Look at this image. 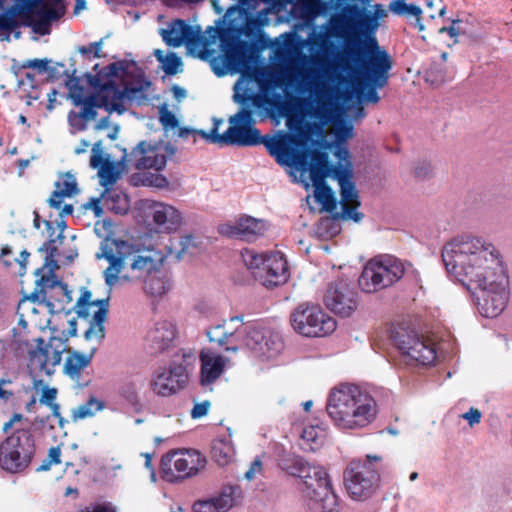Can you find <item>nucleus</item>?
<instances>
[{"label": "nucleus", "instance_id": "1", "mask_svg": "<svg viewBox=\"0 0 512 512\" xmlns=\"http://www.w3.org/2000/svg\"><path fill=\"white\" fill-rule=\"evenodd\" d=\"M247 9L231 6L227 9L224 19L228 22L226 27H208L206 32L211 42L220 41V56H214L215 50L204 46L199 57L210 61L213 72L218 76H224L228 70L240 73V78L235 84L250 87L256 84L257 89L288 83V31L280 35L281 46L274 50L273 59L277 63L255 65V56L252 43L243 40V35L256 37L262 32L264 20L259 17H247L244 23H235L234 14L240 16L246 14Z\"/></svg>", "mask_w": 512, "mask_h": 512}, {"label": "nucleus", "instance_id": "2", "mask_svg": "<svg viewBox=\"0 0 512 512\" xmlns=\"http://www.w3.org/2000/svg\"><path fill=\"white\" fill-rule=\"evenodd\" d=\"M233 101L238 111L229 117V128L220 139L230 146L264 145L277 164L288 171V129L261 135L257 122L270 121L275 127L285 121L288 128V83L258 88L234 85Z\"/></svg>", "mask_w": 512, "mask_h": 512}, {"label": "nucleus", "instance_id": "3", "mask_svg": "<svg viewBox=\"0 0 512 512\" xmlns=\"http://www.w3.org/2000/svg\"><path fill=\"white\" fill-rule=\"evenodd\" d=\"M393 65L387 51H378L376 43L367 46L347 45L341 47L330 64L329 77L340 86L351 87L359 102L376 104L380 101L377 92L389 80Z\"/></svg>", "mask_w": 512, "mask_h": 512}, {"label": "nucleus", "instance_id": "4", "mask_svg": "<svg viewBox=\"0 0 512 512\" xmlns=\"http://www.w3.org/2000/svg\"><path fill=\"white\" fill-rule=\"evenodd\" d=\"M442 260L447 272L467 288L481 285L485 278L503 270L495 247L473 236H458L446 243Z\"/></svg>", "mask_w": 512, "mask_h": 512}, {"label": "nucleus", "instance_id": "5", "mask_svg": "<svg viewBox=\"0 0 512 512\" xmlns=\"http://www.w3.org/2000/svg\"><path fill=\"white\" fill-rule=\"evenodd\" d=\"M290 488L295 499L308 512H341L327 470L300 456L290 458Z\"/></svg>", "mask_w": 512, "mask_h": 512}, {"label": "nucleus", "instance_id": "6", "mask_svg": "<svg viewBox=\"0 0 512 512\" xmlns=\"http://www.w3.org/2000/svg\"><path fill=\"white\" fill-rule=\"evenodd\" d=\"M292 93L290 92V112H292ZM328 151L333 152L338 159L336 165L347 166L351 169L350 152L343 143L329 142L323 122L303 120L295 125L290 113V167H295L302 173L312 167L314 154H325L329 162Z\"/></svg>", "mask_w": 512, "mask_h": 512}, {"label": "nucleus", "instance_id": "7", "mask_svg": "<svg viewBox=\"0 0 512 512\" xmlns=\"http://www.w3.org/2000/svg\"><path fill=\"white\" fill-rule=\"evenodd\" d=\"M206 334L210 343L217 344L226 352L236 353L243 343L252 355L261 361L275 359L285 349V342L281 335H272L271 347H267L265 327L260 325L231 329L228 327V321L224 320L221 324L210 327Z\"/></svg>", "mask_w": 512, "mask_h": 512}, {"label": "nucleus", "instance_id": "8", "mask_svg": "<svg viewBox=\"0 0 512 512\" xmlns=\"http://www.w3.org/2000/svg\"><path fill=\"white\" fill-rule=\"evenodd\" d=\"M350 5L344 3L339 9L328 13L326 16L330 15V17L323 27L324 30L314 35L312 44L322 50V53L318 52L310 56V64L316 71L331 73L330 64L333 59L328 58V53L333 47V43L330 38L343 39L344 45L347 39L358 33L360 34L356 17L350 11Z\"/></svg>", "mask_w": 512, "mask_h": 512}, {"label": "nucleus", "instance_id": "9", "mask_svg": "<svg viewBox=\"0 0 512 512\" xmlns=\"http://www.w3.org/2000/svg\"><path fill=\"white\" fill-rule=\"evenodd\" d=\"M68 336H51L48 343H45L41 337L32 339L23 337L20 334H14L13 344L17 354L24 352L28 354L29 367L40 373L51 375L54 368L60 364L63 352L71 348L66 347Z\"/></svg>", "mask_w": 512, "mask_h": 512}, {"label": "nucleus", "instance_id": "10", "mask_svg": "<svg viewBox=\"0 0 512 512\" xmlns=\"http://www.w3.org/2000/svg\"><path fill=\"white\" fill-rule=\"evenodd\" d=\"M328 416H376L377 403L372 395L353 383H339L328 395Z\"/></svg>", "mask_w": 512, "mask_h": 512}, {"label": "nucleus", "instance_id": "11", "mask_svg": "<svg viewBox=\"0 0 512 512\" xmlns=\"http://www.w3.org/2000/svg\"><path fill=\"white\" fill-rule=\"evenodd\" d=\"M241 257L254 279L266 288H274L288 281V262L284 254L258 253L254 249L245 248Z\"/></svg>", "mask_w": 512, "mask_h": 512}, {"label": "nucleus", "instance_id": "12", "mask_svg": "<svg viewBox=\"0 0 512 512\" xmlns=\"http://www.w3.org/2000/svg\"><path fill=\"white\" fill-rule=\"evenodd\" d=\"M379 455H366L365 460L354 459L344 471V484L349 497L355 501H366L379 488L380 475L374 463L380 462Z\"/></svg>", "mask_w": 512, "mask_h": 512}, {"label": "nucleus", "instance_id": "13", "mask_svg": "<svg viewBox=\"0 0 512 512\" xmlns=\"http://www.w3.org/2000/svg\"><path fill=\"white\" fill-rule=\"evenodd\" d=\"M109 262L104 271L105 282L114 286L119 279L126 282H143L159 265L151 256L134 255L131 258L115 255L112 250L103 252Z\"/></svg>", "mask_w": 512, "mask_h": 512}, {"label": "nucleus", "instance_id": "14", "mask_svg": "<svg viewBox=\"0 0 512 512\" xmlns=\"http://www.w3.org/2000/svg\"><path fill=\"white\" fill-rule=\"evenodd\" d=\"M404 273L405 268L398 259L380 256L367 262L358 282L362 291L374 293L395 284Z\"/></svg>", "mask_w": 512, "mask_h": 512}, {"label": "nucleus", "instance_id": "15", "mask_svg": "<svg viewBox=\"0 0 512 512\" xmlns=\"http://www.w3.org/2000/svg\"><path fill=\"white\" fill-rule=\"evenodd\" d=\"M504 269L493 277L485 278L481 285H472L469 290L473 292L479 312L487 318L497 317L505 309L508 302Z\"/></svg>", "mask_w": 512, "mask_h": 512}, {"label": "nucleus", "instance_id": "16", "mask_svg": "<svg viewBox=\"0 0 512 512\" xmlns=\"http://www.w3.org/2000/svg\"><path fill=\"white\" fill-rule=\"evenodd\" d=\"M392 341L408 361L428 366L436 360V344L427 336L404 327H398L392 333Z\"/></svg>", "mask_w": 512, "mask_h": 512}, {"label": "nucleus", "instance_id": "17", "mask_svg": "<svg viewBox=\"0 0 512 512\" xmlns=\"http://www.w3.org/2000/svg\"><path fill=\"white\" fill-rule=\"evenodd\" d=\"M206 458L194 449L172 451L161 459L164 480L175 483L197 475L205 468Z\"/></svg>", "mask_w": 512, "mask_h": 512}, {"label": "nucleus", "instance_id": "18", "mask_svg": "<svg viewBox=\"0 0 512 512\" xmlns=\"http://www.w3.org/2000/svg\"><path fill=\"white\" fill-rule=\"evenodd\" d=\"M18 6L32 31L41 36L49 34L52 23L65 13L62 0H20Z\"/></svg>", "mask_w": 512, "mask_h": 512}, {"label": "nucleus", "instance_id": "19", "mask_svg": "<svg viewBox=\"0 0 512 512\" xmlns=\"http://www.w3.org/2000/svg\"><path fill=\"white\" fill-rule=\"evenodd\" d=\"M18 6L32 31L41 36L49 34L52 23L65 13L62 0H20Z\"/></svg>", "mask_w": 512, "mask_h": 512}, {"label": "nucleus", "instance_id": "20", "mask_svg": "<svg viewBox=\"0 0 512 512\" xmlns=\"http://www.w3.org/2000/svg\"><path fill=\"white\" fill-rule=\"evenodd\" d=\"M167 153L171 156L175 153V149L169 145H153L147 141H140L130 153L124 150L119 165L126 171L131 169L160 171L166 166Z\"/></svg>", "mask_w": 512, "mask_h": 512}, {"label": "nucleus", "instance_id": "21", "mask_svg": "<svg viewBox=\"0 0 512 512\" xmlns=\"http://www.w3.org/2000/svg\"><path fill=\"white\" fill-rule=\"evenodd\" d=\"M30 434L17 429L0 444V467L10 473L23 471L30 463Z\"/></svg>", "mask_w": 512, "mask_h": 512}, {"label": "nucleus", "instance_id": "22", "mask_svg": "<svg viewBox=\"0 0 512 512\" xmlns=\"http://www.w3.org/2000/svg\"><path fill=\"white\" fill-rule=\"evenodd\" d=\"M295 331L307 337H324L336 329V321L316 305L300 306L292 315Z\"/></svg>", "mask_w": 512, "mask_h": 512}, {"label": "nucleus", "instance_id": "23", "mask_svg": "<svg viewBox=\"0 0 512 512\" xmlns=\"http://www.w3.org/2000/svg\"><path fill=\"white\" fill-rule=\"evenodd\" d=\"M75 311L80 318L89 321L85 338L101 340L105 336L104 322L109 311V297L93 299L91 291L84 289L75 304Z\"/></svg>", "mask_w": 512, "mask_h": 512}, {"label": "nucleus", "instance_id": "24", "mask_svg": "<svg viewBox=\"0 0 512 512\" xmlns=\"http://www.w3.org/2000/svg\"><path fill=\"white\" fill-rule=\"evenodd\" d=\"M333 164L327 162L325 154H314L312 167L307 168L314 187L316 202L321 204L322 210L332 213L337 207V200L332 189L326 184V178L332 177Z\"/></svg>", "mask_w": 512, "mask_h": 512}, {"label": "nucleus", "instance_id": "25", "mask_svg": "<svg viewBox=\"0 0 512 512\" xmlns=\"http://www.w3.org/2000/svg\"><path fill=\"white\" fill-rule=\"evenodd\" d=\"M26 299L45 303L51 312L65 310V304L72 300L66 284L45 275H39L35 290Z\"/></svg>", "mask_w": 512, "mask_h": 512}, {"label": "nucleus", "instance_id": "26", "mask_svg": "<svg viewBox=\"0 0 512 512\" xmlns=\"http://www.w3.org/2000/svg\"><path fill=\"white\" fill-rule=\"evenodd\" d=\"M350 11L356 17V23L360 29V34L353 35L347 39L346 43L342 47L347 45L367 46L370 41L376 43L378 51H385L379 46L378 40L375 37V32L378 28V18L386 16V11L382 8V5H375V11L371 12L358 5H350Z\"/></svg>", "mask_w": 512, "mask_h": 512}, {"label": "nucleus", "instance_id": "27", "mask_svg": "<svg viewBox=\"0 0 512 512\" xmlns=\"http://www.w3.org/2000/svg\"><path fill=\"white\" fill-rule=\"evenodd\" d=\"M352 169L343 165H333L332 178L340 186L342 217L359 222L363 214L357 211L360 206L358 191L352 181Z\"/></svg>", "mask_w": 512, "mask_h": 512}, {"label": "nucleus", "instance_id": "28", "mask_svg": "<svg viewBox=\"0 0 512 512\" xmlns=\"http://www.w3.org/2000/svg\"><path fill=\"white\" fill-rule=\"evenodd\" d=\"M326 307L341 317L351 316L358 308V293L344 280L331 283L324 297Z\"/></svg>", "mask_w": 512, "mask_h": 512}, {"label": "nucleus", "instance_id": "29", "mask_svg": "<svg viewBox=\"0 0 512 512\" xmlns=\"http://www.w3.org/2000/svg\"><path fill=\"white\" fill-rule=\"evenodd\" d=\"M189 380L187 365L172 363L170 367L155 374L152 390L160 396H171L183 390Z\"/></svg>", "mask_w": 512, "mask_h": 512}, {"label": "nucleus", "instance_id": "30", "mask_svg": "<svg viewBox=\"0 0 512 512\" xmlns=\"http://www.w3.org/2000/svg\"><path fill=\"white\" fill-rule=\"evenodd\" d=\"M269 228L267 221L251 216L240 217L235 224H222L218 231L221 235L253 242L263 236Z\"/></svg>", "mask_w": 512, "mask_h": 512}, {"label": "nucleus", "instance_id": "31", "mask_svg": "<svg viewBox=\"0 0 512 512\" xmlns=\"http://www.w3.org/2000/svg\"><path fill=\"white\" fill-rule=\"evenodd\" d=\"M347 0H290V17H299L306 25H312L321 15L339 9Z\"/></svg>", "mask_w": 512, "mask_h": 512}, {"label": "nucleus", "instance_id": "32", "mask_svg": "<svg viewBox=\"0 0 512 512\" xmlns=\"http://www.w3.org/2000/svg\"><path fill=\"white\" fill-rule=\"evenodd\" d=\"M163 41L171 47H180L182 44L198 46L208 42L200 34V29L186 23L185 20L175 19L166 29L161 30Z\"/></svg>", "mask_w": 512, "mask_h": 512}, {"label": "nucleus", "instance_id": "33", "mask_svg": "<svg viewBox=\"0 0 512 512\" xmlns=\"http://www.w3.org/2000/svg\"><path fill=\"white\" fill-rule=\"evenodd\" d=\"M200 383L202 386H208L215 383L226 370L229 359L218 354L211 348L202 349L199 355Z\"/></svg>", "mask_w": 512, "mask_h": 512}, {"label": "nucleus", "instance_id": "34", "mask_svg": "<svg viewBox=\"0 0 512 512\" xmlns=\"http://www.w3.org/2000/svg\"><path fill=\"white\" fill-rule=\"evenodd\" d=\"M102 74V71L96 75L87 74L90 85L96 89H100L102 92L101 94L109 96V100L111 101V111L122 113L124 111L123 99L125 95L136 94L141 91V88L125 86V88L121 90L111 79H108L106 82H102Z\"/></svg>", "mask_w": 512, "mask_h": 512}, {"label": "nucleus", "instance_id": "35", "mask_svg": "<svg viewBox=\"0 0 512 512\" xmlns=\"http://www.w3.org/2000/svg\"><path fill=\"white\" fill-rule=\"evenodd\" d=\"M176 337V327L167 320L158 321L147 332L145 341L151 353H161L170 348Z\"/></svg>", "mask_w": 512, "mask_h": 512}, {"label": "nucleus", "instance_id": "36", "mask_svg": "<svg viewBox=\"0 0 512 512\" xmlns=\"http://www.w3.org/2000/svg\"><path fill=\"white\" fill-rule=\"evenodd\" d=\"M237 491V486H224L219 494L194 502L192 509L194 512H227L234 505Z\"/></svg>", "mask_w": 512, "mask_h": 512}, {"label": "nucleus", "instance_id": "37", "mask_svg": "<svg viewBox=\"0 0 512 512\" xmlns=\"http://www.w3.org/2000/svg\"><path fill=\"white\" fill-rule=\"evenodd\" d=\"M154 223L165 232L176 231L182 221L180 212L173 206L163 203H157L153 208Z\"/></svg>", "mask_w": 512, "mask_h": 512}, {"label": "nucleus", "instance_id": "38", "mask_svg": "<svg viewBox=\"0 0 512 512\" xmlns=\"http://www.w3.org/2000/svg\"><path fill=\"white\" fill-rule=\"evenodd\" d=\"M96 350V347H92L88 353H80L72 348L67 350L68 356L63 366L64 373L72 380H78L82 371L91 364Z\"/></svg>", "mask_w": 512, "mask_h": 512}, {"label": "nucleus", "instance_id": "39", "mask_svg": "<svg viewBox=\"0 0 512 512\" xmlns=\"http://www.w3.org/2000/svg\"><path fill=\"white\" fill-rule=\"evenodd\" d=\"M73 104L81 107L79 117L87 121L96 118V108L105 107L111 110V101L109 100V96L105 94H91L85 97L77 95Z\"/></svg>", "mask_w": 512, "mask_h": 512}, {"label": "nucleus", "instance_id": "40", "mask_svg": "<svg viewBox=\"0 0 512 512\" xmlns=\"http://www.w3.org/2000/svg\"><path fill=\"white\" fill-rule=\"evenodd\" d=\"M170 287V279L160 265L143 281V290L149 297H162L170 290Z\"/></svg>", "mask_w": 512, "mask_h": 512}, {"label": "nucleus", "instance_id": "41", "mask_svg": "<svg viewBox=\"0 0 512 512\" xmlns=\"http://www.w3.org/2000/svg\"><path fill=\"white\" fill-rule=\"evenodd\" d=\"M56 189L53 191L48 202L52 208L60 209L63 199L71 197L77 193V182L73 174L65 173L59 181L55 183Z\"/></svg>", "mask_w": 512, "mask_h": 512}, {"label": "nucleus", "instance_id": "42", "mask_svg": "<svg viewBox=\"0 0 512 512\" xmlns=\"http://www.w3.org/2000/svg\"><path fill=\"white\" fill-rule=\"evenodd\" d=\"M325 438V428L319 424H311L302 429L299 446L302 450L307 452L316 451L324 444Z\"/></svg>", "mask_w": 512, "mask_h": 512}, {"label": "nucleus", "instance_id": "43", "mask_svg": "<svg viewBox=\"0 0 512 512\" xmlns=\"http://www.w3.org/2000/svg\"><path fill=\"white\" fill-rule=\"evenodd\" d=\"M213 460L219 466H227L234 461L235 449L229 437H217L211 446Z\"/></svg>", "mask_w": 512, "mask_h": 512}, {"label": "nucleus", "instance_id": "44", "mask_svg": "<svg viewBox=\"0 0 512 512\" xmlns=\"http://www.w3.org/2000/svg\"><path fill=\"white\" fill-rule=\"evenodd\" d=\"M102 199L107 208L116 214L123 215L129 210V197L119 188H105L102 194Z\"/></svg>", "mask_w": 512, "mask_h": 512}, {"label": "nucleus", "instance_id": "45", "mask_svg": "<svg viewBox=\"0 0 512 512\" xmlns=\"http://www.w3.org/2000/svg\"><path fill=\"white\" fill-rule=\"evenodd\" d=\"M223 123L222 119H213V126L210 129L209 132H206L204 130H197L189 127H180L178 130V137L180 138H188L190 135H193L194 137L196 135H199L202 139H204L206 142L211 144H218L220 146H230V144L223 142L220 137L223 136V133H219V127Z\"/></svg>", "mask_w": 512, "mask_h": 512}, {"label": "nucleus", "instance_id": "46", "mask_svg": "<svg viewBox=\"0 0 512 512\" xmlns=\"http://www.w3.org/2000/svg\"><path fill=\"white\" fill-rule=\"evenodd\" d=\"M14 5L5 13H0V30L12 31L18 26L17 18L24 26L29 27L28 20L18 10L20 0H13Z\"/></svg>", "mask_w": 512, "mask_h": 512}, {"label": "nucleus", "instance_id": "47", "mask_svg": "<svg viewBox=\"0 0 512 512\" xmlns=\"http://www.w3.org/2000/svg\"><path fill=\"white\" fill-rule=\"evenodd\" d=\"M407 0H393L389 3V10L398 16H408L411 15L416 18L417 26L419 30H423L424 26L420 22V17L422 14V10L419 6L414 4H406Z\"/></svg>", "mask_w": 512, "mask_h": 512}, {"label": "nucleus", "instance_id": "48", "mask_svg": "<svg viewBox=\"0 0 512 512\" xmlns=\"http://www.w3.org/2000/svg\"><path fill=\"white\" fill-rule=\"evenodd\" d=\"M44 224L46 226V229L48 231H51L50 239L47 240L42 244V246L39 248V252L45 253V263L41 268L36 269L35 274L39 276L44 268L50 264V262L54 261L55 256L57 255L58 248L56 246V239L52 238L55 229L53 226V223L51 221L45 220Z\"/></svg>", "mask_w": 512, "mask_h": 512}, {"label": "nucleus", "instance_id": "49", "mask_svg": "<svg viewBox=\"0 0 512 512\" xmlns=\"http://www.w3.org/2000/svg\"><path fill=\"white\" fill-rule=\"evenodd\" d=\"M61 69L62 71H60L59 77H66L65 85L68 89V95L72 102H75L77 95H79L80 97H85L84 87L80 84L79 77L76 76V69L74 68L72 69V71L65 69V67Z\"/></svg>", "mask_w": 512, "mask_h": 512}, {"label": "nucleus", "instance_id": "50", "mask_svg": "<svg viewBox=\"0 0 512 512\" xmlns=\"http://www.w3.org/2000/svg\"><path fill=\"white\" fill-rule=\"evenodd\" d=\"M156 59L162 63V69L167 75H175L178 73L179 67L182 65L181 58L174 52L167 55L160 49L154 51Z\"/></svg>", "mask_w": 512, "mask_h": 512}, {"label": "nucleus", "instance_id": "51", "mask_svg": "<svg viewBox=\"0 0 512 512\" xmlns=\"http://www.w3.org/2000/svg\"><path fill=\"white\" fill-rule=\"evenodd\" d=\"M254 49H253V53H254V56H255V65H258L257 64V58H258V53L264 49H271V55L269 57L270 59V63L269 64H274V63H277L276 60L273 59L274 57V50L279 48L281 46V39L280 37L278 39H270L266 34H264L263 32L259 33L257 36H256V43L255 44H252Z\"/></svg>", "mask_w": 512, "mask_h": 512}, {"label": "nucleus", "instance_id": "52", "mask_svg": "<svg viewBox=\"0 0 512 512\" xmlns=\"http://www.w3.org/2000/svg\"><path fill=\"white\" fill-rule=\"evenodd\" d=\"M51 60L48 59H32L27 60L23 63V68H33L38 72H48L51 78H58L60 74V69L64 68L63 63H56L54 66H49Z\"/></svg>", "mask_w": 512, "mask_h": 512}, {"label": "nucleus", "instance_id": "53", "mask_svg": "<svg viewBox=\"0 0 512 512\" xmlns=\"http://www.w3.org/2000/svg\"><path fill=\"white\" fill-rule=\"evenodd\" d=\"M12 249L9 246H4L1 249V259L6 267H12L17 264L19 266L18 273L19 275L25 274L26 264L30 253L26 250L20 252L19 258H13V260H9V256H12Z\"/></svg>", "mask_w": 512, "mask_h": 512}, {"label": "nucleus", "instance_id": "54", "mask_svg": "<svg viewBox=\"0 0 512 512\" xmlns=\"http://www.w3.org/2000/svg\"><path fill=\"white\" fill-rule=\"evenodd\" d=\"M105 407V402L91 396L83 405H80L73 416H94Z\"/></svg>", "mask_w": 512, "mask_h": 512}, {"label": "nucleus", "instance_id": "55", "mask_svg": "<svg viewBox=\"0 0 512 512\" xmlns=\"http://www.w3.org/2000/svg\"><path fill=\"white\" fill-rule=\"evenodd\" d=\"M101 184L106 188L113 185L118 180L120 173L113 162H106L99 170Z\"/></svg>", "mask_w": 512, "mask_h": 512}, {"label": "nucleus", "instance_id": "56", "mask_svg": "<svg viewBox=\"0 0 512 512\" xmlns=\"http://www.w3.org/2000/svg\"><path fill=\"white\" fill-rule=\"evenodd\" d=\"M334 425L340 430H354L367 426L369 418H332Z\"/></svg>", "mask_w": 512, "mask_h": 512}, {"label": "nucleus", "instance_id": "57", "mask_svg": "<svg viewBox=\"0 0 512 512\" xmlns=\"http://www.w3.org/2000/svg\"><path fill=\"white\" fill-rule=\"evenodd\" d=\"M102 48H103V39H100L99 41L92 42L89 45L79 46L77 48V51L81 55L87 57L88 59L100 58V57H102Z\"/></svg>", "mask_w": 512, "mask_h": 512}, {"label": "nucleus", "instance_id": "58", "mask_svg": "<svg viewBox=\"0 0 512 512\" xmlns=\"http://www.w3.org/2000/svg\"><path fill=\"white\" fill-rule=\"evenodd\" d=\"M159 121L164 129H175L179 126V121L175 114L165 106L160 109Z\"/></svg>", "mask_w": 512, "mask_h": 512}, {"label": "nucleus", "instance_id": "59", "mask_svg": "<svg viewBox=\"0 0 512 512\" xmlns=\"http://www.w3.org/2000/svg\"><path fill=\"white\" fill-rule=\"evenodd\" d=\"M453 416H482L481 411L474 407H468L465 400L459 401L452 409Z\"/></svg>", "mask_w": 512, "mask_h": 512}, {"label": "nucleus", "instance_id": "60", "mask_svg": "<svg viewBox=\"0 0 512 512\" xmlns=\"http://www.w3.org/2000/svg\"><path fill=\"white\" fill-rule=\"evenodd\" d=\"M57 391L54 388H45L40 398L42 404H46L52 408V416H60L59 406L54 403Z\"/></svg>", "mask_w": 512, "mask_h": 512}, {"label": "nucleus", "instance_id": "61", "mask_svg": "<svg viewBox=\"0 0 512 512\" xmlns=\"http://www.w3.org/2000/svg\"><path fill=\"white\" fill-rule=\"evenodd\" d=\"M353 127L347 124H341L335 127L334 136L329 142L343 143L352 136Z\"/></svg>", "mask_w": 512, "mask_h": 512}, {"label": "nucleus", "instance_id": "62", "mask_svg": "<svg viewBox=\"0 0 512 512\" xmlns=\"http://www.w3.org/2000/svg\"><path fill=\"white\" fill-rule=\"evenodd\" d=\"M61 462V450L60 447H51L48 451L47 458L43 461L41 466L37 469L38 471L48 470L52 464H59Z\"/></svg>", "mask_w": 512, "mask_h": 512}, {"label": "nucleus", "instance_id": "63", "mask_svg": "<svg viewBox=\"0 0 512 512\" xmlns=\"http://www.w3.org/2000/svg\"><path fill=\"white\" fill-rule=\"evenodd\" d=\"M262 472H263V463H262L261 459L259 457H257L251 462L248 470L244 473V478L247 481H252L255 478H257V476L261 475Z\"/></svg>", "mask_w": 512, "mask_h": 512}, {"label": "nucleus", "instance_id": "64", "mask_svg": "<svg viewBox=\"0 0 512 512\" xmlns=\"http://www.w3.org/2000/svg\"><path fill=\"white\" fill-rule=\"evenodd\" d=\"M124 401L130 409H127V413H140L141 412V404L138 398V395L135 392H129L124 397Z\"/></svg>", "mask_w": 512, "mask_h": 512}]
</instances>
